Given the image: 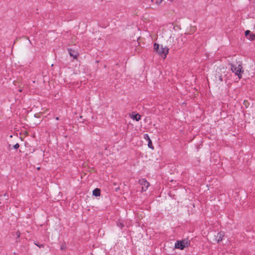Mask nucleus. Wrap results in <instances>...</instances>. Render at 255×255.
Here are the masks:
<instances>
[{
    "instance_id": "nucleus-7",
    "label": "nucleus",
    "mask_w": 255,
    "mask_h": 255,
    "mask_svg": "<svg viewBox=\"0 0 255 255\" xmlns=\"http://www.w3.org/2000/svg\"><path fill=\"white\" fill-rule=\"evenodd\" d=\"M101 190L100 189L96 188L93 191V194L95 196L98 197L100 195Z\"/></svg>"
},
{
    "instance_id": "nucleus-8",
    "label": "nucleus",
    "mask_w": 255,
    "mask_h": 255,
    "mask_svg": "<svg viewBox=\"0 0 255 255\" xmlns=\"http://www.w3.org/2000/svg\"><path fill=\"white\" fill-rule=\"evenodd\" d=\"M130 118L136 121H139L141 119V116L139 114H136L135 115H132L130 116Z\"/></svg>"
},
{
    "instance_id": "nucleus-10",
    "label": "nucleus",
    "mask_w": 255,
    "mask_h": 255,
    "mask_svg": "<svg viewBox=\"0 0 255 255\" xmlns=\"http://www.w3.org/2000/svg\"><path fill=\"white\" fill-rule=\"evenodd\" d=\"M69 54L71 56H72L74 57V59H76L77 58V55H74L73 53H72V50L71 49H70L69 50Z\"/></svg>"
},
{
    "instance_id": "nucleus-22",
    "label": "nucleus",
    "mask_w": 255,
    "mask_h": 255,
    "mask_svg": "<svg viewBox=\"0 0 255 255\" xmlns=\"http://www.w3.org/2000/svg\"><path fill=\"white\" fill-rule=\"evenodd\" d=\"M163 0H159V3H161Z\"/></svg>"
},
{
    "instance_id": "nucleus-6",
    "label": "nucleus",
    "mask_w": 255,
    "mask_h": 255,
    "mask_svg": "<svg viewBox=\"0 0 255 255\" xmlns=\"http://www.w3.org/2000/svg\"><path fill=\"white\" fill-rule=\"evenodd\" d=\"M143 137H144V139H145L147 141L148 147L153 149L154 148V147L152 145V141H151L149 135H148V134H146V133L144 134L143 135Z\"/></svg>"
},
{
    "instance_id": "nucleus-17",
    "label": "nucleus",
    "mask_w": 255,
    "mask_h": 255,
    "mask_svg": "<svg viewBox=\"0 0 255 255\" xmlns=\"http://www.w3.org/2000/svg\"><path fill=\"white\" fill-rule=\"evenodd\" d=\"M218 79H219V80L220 81V82L223 81V79H222V77L221 75L218 76Z\"/></svg>"
},
{
    "instance_id": "nucleus-1",
    "label": "nucleus",
    "mask_w": 255,
    "mask_h": 255,
    "mask_svg": "<svg viewBox=\"0 0 255 255\" xmlns=\"http://www.w3.org/2000/svg\"><path fill=\"white\" fill-rule=\"evenodd\" d=\"M154 49L156 52L162 58L165 59L169 52V48L167 47H163V45L160 46L159 44L154 43Z\"/></svg>"
},
{
    "instance_id": "nucleus-20",
    "label": "nucleus",
    "mask_w": 255,
    "mask_h": 255,
    "mask_svg": "<svg viewBox=\"0 0 255 255\" xmlns=\"http://www.w3.org/2000/svg\"><path fill=\"white\" fill-rule=\"evenodd\" d=\"M119 189H120V187H118L116 188V191H118V190H119Z\"/></svg>"
},
{
    "instance_id": "nucleus-3",
    "label": "nucleus",
    "mask_w": 255,
    "mask_h": 255,
    "mask_svg": "<svg viewBox=\"0 0 255 255\" xmlns=\"http://www.w3.org/2000/svg\"><path fill=\"white\" fill-rule=\"evenodd\" d=\"M138 183L141 186L142 192L146 191L149 186V183L144 178L139 179Z\"/></svg>"
},
{
    "instance_id": "nucleus-21",
    "label": "nucleus",
    "mask_w": 255,
    "mask_h": 255,
    "mask_svg": "<svg viewBox=\"0 0 255 255\" xmlns=\"http://www.w3.org/2000/svg\"><path fill=\"white\" fill-rule=\"evenodd\" d=\"M56 120H59V118H58V117H56Z\"/></svg>"
},
{
    "instance_id": "nucleus-12",
    "label": "nucleus",
    "mask_w": 255,
    "mask_h": 255,
    "mask_svg": "<svg viewBox=\"0 0 255 255\" xmlns=\"http://www.w3.org/2000/svg\"><path fill=\"white\" fill-rule=\"evenodd\" d=\"M244 105L246 107L248 108L249 106V103L248 101H244Z\"/></svg>"
},
{
    "instance_id": "nucleus-11",
    "label": "nucleus",
    "mask_w": 255,
    "mask_h": 255,
    "mask_svg": "<svg viewBox=\"0 0 255 255\" xmlns=\"http://www.w3.org/2000/svg\"><path fill=\"white\" fill-rule=\"evenodd\" d=\"M117 225L119 227H120L121 229L123 228V227H124V224L122 222H118L117 223Z\"/></svg>"
},
{
    "instance_id": "nucleus-16",
    "label": "nucleus",
    "mask_w": 255,
    "mask_h": 255,
    "mask_svg": "<svg viewBox=\"0 0 255 255\" xmlns=\"http://www.w3.org/2000/svg\"><path fill=\"white\" fill-rule=\"evenodd\" d=\"M35 245H36L37 246L39 247V248H43L44 246L43 244L38 245L37 244L35 243Z\"/></svg>"
},
{
    "instance_id": "nucleus-14",
    "label": "nucleus",
    "mask_w": 255,
    "mask_h": 255,
    "mask_svg": "<svg viewBox=\"0 0 255 255\" xmlns=\"http://www.w3.org/2000/svg\"><path fill=\"white\" fill-rule=\"evenodd\" d=\"M19 144L18 143H16L15 145H13V148L14 149H17L18 148H19Z\"/></svg>"
},
{
    "instance_id": "nucleus-9",
    "label": "nucleus",
    "mask_w": 255,
    "mask_h": 255,
    "mask_svg": "<svg viewBox=\"0 0 255 255\" xmlns=\"http://www.w3.org/2000/svg\"><path fill=\"white\" fill-rule=\"evenodd\" d=\"M247 38L251 41H253L255 40V34L254 33H251L249 34V36Z\"/></svg>"
},
{
    "instance_id": "nucleus-23",
    "label": "nucleus",
    "mask_w": 255,
    "mask_h": 255,
    "mask_svg": "<svg viewBox=\"0 0 255 255\" xmlns=\"http://www.w3.org/2000/svg\"><path fill=\"white\" fill-rule=\"evenodd\" d=\"M114 185L116 186V185H117V184L116 183H114Z\"/></svg>"
},
{
    "instance_id": "nucleus-18",
    "label": "nucleus",
    "mask_w": 255,
    "mask_h": 255,
    "mask_svg": "<svg viewBox=\"0 0 255 255\" xmlns=\"http://www.w3.org/2000/svg\"><path fill=\"white\" fill-rule=\"evenodd\" d=\"M3 196L6 198V199H7L8 196L6 193L4 194Z\"/></svg>"
},
{
    "instance_id": "nucleus-2",
    "label": "nucleus",
    "mask_w": 255,
    "mask_h": 255,
    "mask_svg": "<svg viewBox=\"0 0 255 255\" xmlns=\"http://www.w3.org/2000/svg\"><path fill=\"white\" fill-rule=\"evenodd\" d=\"M230 65L231 66L232 71L235 73L238 76L239 79H240L242 77V74L244 73L241 63L238 64L237 66L233 63H230Z\"/></svg>"
},
{
    "instance_id": "nucleus-15",
    "label": "nucleus",
    "mask_w": 255,
    "mask_h": 255,
    "mask_svg": "<svg viewBox=\"0 0 255 255\" xmlns=\"http://www.w3.org/2000/svg\"><path fill=\"white\" fill-rule=\"evenodd\" d=\"M66 245H62L60 248L61 250H63V251L65 250L66 249Z\"/></svg>"
},
{
    "instance_id": "nucleus-13",
    "label": "nucleus",
    "mask_w": 255,
    "mask_h": 255,
    "mask_svg": "<svg viewBox=\"0 0 255 255\" xmlns=\"http://www.w3.org/2000/svg\"><path fill=\"white\" fill-rule=\"evenodd\" d=\"M251 31L249 30H246L245 31V35L248 38V37L249 36V34H251Z\"/></svg>"
},
{
    "instance_id": "nucleus-19",
    "label": "nucleus",
    "mask_w": 255,
    "mask_h": 255,
    "mask_svg": "<svg viewBox=\"0 0 255 255\" xmlns=\"http://www.w3.org/2000/svg\"><path fill=\"white\" fill-rule=\"evenodd\" d=\"M156 3L157 4H160V3H159V0H158L156 1Z\"/></svg>"
},
{
    "instance_id": "nucleus-5",
    "label": "nucleus",
    "mask_w": 255,
    "mask_h": 255,
    "mask_svg": "<svg viewBox=\"0 0 255 255\" xmlns=\"http://www.w3.org/2000/svg\"><path fill=\"white\" fill-rule=\"evenodd\" d=\"M224 235V232H220L218 233L216 235H215V241L217 243H219L223 240Z\"/></svg>"
},
{
    "instance_id": "nucleus-4",
    "label": "nucleus",
    "mask_w": 255,
    "mask_h": 255,
    "mask_svg": "<svg viewBox=\"0 0 255 255\" xmlns=\"http://www.w3.org/2000/svg\"><path fill=\"white\" fill-rule=\"evenodd\" d=\"M186 243L187 242H185L184 241H177L175 244V247L177 249L183 250L185 247Z\"/></svg>"
}]
</instances>
